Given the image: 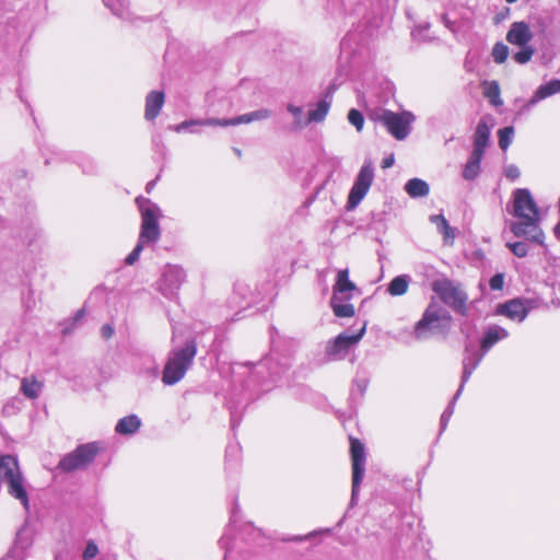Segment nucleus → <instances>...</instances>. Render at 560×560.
I'll return each instance as SVG.
<instances>
[{"label": "nucleus", "instance_id": "nucleus-32", "mask_svg": "<svg viewBox=\"0 0 560 560\" xmlns=\"http://www.w3.org/2000/svg\"><path fill=\"white\" fill-rule=\"evenodd\" d=\"M521 48H522V49H521L520 51H517L516 54H514L513 58H514V60H515L517 63L523 65V63L528 62V61L532 59V57H533V55H534L535 50H534V48H532V47H530V46H528V45L523 46V47H521Z\"/></svg>", "mask_w": 560, "mask_h": 560}, {"label": "nucleus", "instance_id": "nucleus-22", "mask_svg": "<svg viewBox=\"0 0 560 560\" xmlns=\"http://www.w3.org/2000/svg\"><path fill=\"white\" fill-rule=\"evenodd\" d=\"M43 387V383L37 381L35 376L24 377L21 382V390L24 396L31 399L38 397Z\"/></svg>", "mask_w": 560, "mask_h": 560}, {"label": "nucleus", "instance_id": "nucleus-17", "mask_svg": "<svg viewBox=\"0 0 560 560\" xmlns=\"http://www.w3.org/2000/svg\"><path fill=\"white\" fill-rule=\"evenodd\" d=\"M490 138V129L487 122L479 121L477 125L475 136H474V150L472 153L483 155L485 150L489 143Z\"/></svg>", "mask_w": 560, "mask_h": 560}, {"label": "nucleus", "instance_id": "nucleus-42", "mask_svg": "<svg viewBox=\"0 0 560 560\" xmlns=\"http://www.w3.org/2000/svg\"><path fill=\"white\" fill-rule=\"evenodd\" d=\"M553 234L558 241H560V223L553 228Z\"/></svg>", "mask_w": 560, "mask_h": 560}, {"label": "nucleus", "instance_id": "nucleus-40", "mask_svg": "<svg viewBox=\"0 0 560 560\" xmlns=\"http://www.w3.org/2000/svg\"><path fill=\"white\" fill-rule=\"evenodd\" d=\"M442 20L447 28H450L451 31H454V23L448 19V16L446 14H444L442 16Z\"/></svg>", "mask_w": 560, "mask_h": 560}, {"label": "nucleus", "instance_id": "nucleus-6", "mask_svg": "<svg viewBox=\"0 0 560 560\" xmlns=\"http://www.w3.org/2000/svg\"><path fill=\"white\" fill-rule=\"evenodd\" d=\"M431 288L444 304L450 305L462 315L467 314V295L458 284L447 278H442L434 280Z\"/></svg>", "mask_w": 560, "mask_h": 560}, {"label": "nucleus", "instance_id": "nucleus-38", "mask_svg": "<svg viewBox=\"0 0 560 560\" xmlns=\"http://www.w3.org/2000/svg\"><path fill=\"white\" fill-rule=\"evenodd\" d=\"M101 334H102L104 339H109L114 335V328L110 325H108V324L103 325L102 328H101Z\"/></svg>", "mask_w": 560, "mask_h": 560}, {"label": "nucleus", "instance_id": "nucleus-28", "mask_svg": "<svg viewBox=\"0 0 560 560\" xmlns=\"http://www.w3.org/2000/svg\"><path fill=\"white\" fill-rule=\"evenodd\" d=\"M328 110H329V103H327L326 101L318 102L317 108L308 112V117H307L308 122H312V121L319 122V121L324 120V118L328 114Z\"/></svg>", "mask_w": 560, "mask_h": 560}, {"label": "nucleus", "instance_id": "nucleus-26", "mask_svg": "<svg viewBox=\"0 0 560 560\" xmlns=\"http://www.w3.org/2000/svg\"><path fill=\"white\" fill-rule=\"evenodd\" d=\"M483 155H478L476 153H471V156L469 158L468 162L466 163L463 172V176L466 179H474L480 170V162Z\"/></svg>", "mask_w": 560, "mask_h": 560}, {"label": "nucleus", "instance_id": "nucleus-5", "mask_svg": "<svg viewBox=\"0 0 560 560\" xmlns=\"http://www.w3.org/2000/svg\"><path fill=\"white\" fill-rule=\"evenodd\" d=\"M100 451L101 446L97 442L81 444L65 455L59 460L57 468L63 472L84 469L95 459Z\"/></svg>", "mask_w": 560, "mask_h": 560}, {"label": "nucleus", "instance_id": "nucleus-25", "mask_svg": "<svg viewBox=\"0 0 560 560\" xmlns=\"http://www.w3.org/2000/svg\"><path fill=\"white\" fill-rule=\"evenodd\" d=\"M560 92V80H551L544 85H540L535 93L534 98L537 101L549 97Z\"/></svg>", "mask_w": 560, "mask_h": 560}, {"label": "nucleus", "instance_id": "nucleus-2", "mask_svg": "<svg viewBox=\"0 0 560 560\" xmlns=\"http://www.w3.org/2000/svg\"><path fill=\"white\" fill-rule=\"evenodd\" d=\"M196 353L197 345L194 340L175 351L164 366L162 382L166 385H174L179 382L191 365Z\"/></svg>", "mask_w": 560, "mask_h": 560}, {"label": "nucleus", "instance_id": "nucleus-24", "mask_svg": "<svg viewBox=\"0 0 560 560\" xmlns=\"http://www.w3.org/2000/svg\"><path fill=\"white\" fill-rule=\"evenodd\" d=\"M483 95L487 97L491 105L500 106L502 105V100L500 96V86L497 81L483 82Z\"/></svg>", "mask_w": 560, "mask_h": 560}, {"label": "nucleus", "instance_id": "nucleus-30", "mask_svg": "<svg viewBox=\"0 0 560 560\" xmlns=\"http://www.w3.org/2000/svg\"><path fill=\"white\" fill-rule=\"evenodd\" d=\"M509 56V48L506 45L497 43L492 49V57L497 63H503Z\"/></svg>", "mask_w": 560, "mask_h": 560}, {"label": "nucleus", "instance_id": "nucleus-34", "mask_svg": "<svg viewBox=\"0 0 560 560\" xmlns=\"http://www.w3.org/2000/svg\"><path fill=\"white\" fill-rule=\"evenodd\" d=\"M144 247V244L138 241V244L132 249V252L126 257V264L131 266L133 265L140 257V254L142 253Z\"/></svg>", "mask_w": 560, "mask_h": 560}, {"label": "nucleus", "instance_id": "nucleus-44", "mask_svg": "<svg viewBox=\"0 0 560 560\" xmlns=\"http://www.w3.org/2000/svg\"><path fill=\"white\" fill-rule=\"evenodd\" d=\"M505 1H506V2H509V3H514V2H516L517 0H505Z\"/></svg>", "mask_w": 560, "mask_h": 560}, {"label": "nucleus", "instance_id": "nucleus-16", "mask_svg": "<svg viewBox=\"0 0 560 560\" xmlns=\"http://www.w3.org/2000/svg\"><path fill=\"white\" fill-rule=\"evenodd\" d=\"M351 295L347 294L345 296H336L332 295L330 298V306L334 312V315L339 318H349L353 317L355 314L354 306L350 303H342L345 300H350Z\"/></svg>", "mask_w": 560, "mask_h": 560}, {"label": "nucleus", "instance_id": "nucleus-13", "mask_svg": "<svg viewBox=\"0 0 560 560\" xmlns=\"http://www.w3.org/2000/svg\"><path fill=\"white\" fill-rule=\"evenodd\" d=\"M495 314L503 315L512 320L523 322L528 314V310L521 299H513L499 304Z\"/></svg>", "mask_w": 560, "mask_h": 560}, {"label": "nucleus", "instance_id": "nucleus-41", "mask_svg": "<svg viewBox=\"0 0 560 560\" xmlns=\"http://www.w3.org/2000/svg\"><path fill=\"white\" fill-rule=\"evenodd\" d=\"M288 109H289V112H291L295 116H299L302 113V109L300 107H295L293 105H289Z\"/></svg>", "mask_w": 560, "mask_h": 560}, {"label": "nucleus", "instance_id": "nucleus-20", "mask_svg": "<svg viewBox=\"0 0 560 560\" xmlns=\"http://www.w3.org/2000/svg\"><path fill=\"white\" fill-rule=\"evenodd\" d=\"M431 222L438 225L440 233L443 235V240L446 244L453 245L455 240V232L450 226L447 220L443 214H435L431 217Z\"/></svg>", "mask_w": 560, "mask_h": 560}, {"label": "nucleus", "instance_id": "nucleus-15", "mask_svg": "<svg viewBox=\"0 0 560 560\" xmlns=\"http://www.w3.org/2000/svg\"><path fill=\"white\" fill-rule=\"evenodd\" d=\"M165 102V94L162 91H151L145 97L144 117L147 120L155 119Z\"/></svg>", "mask_w": 560, "mask_h": 560}, {"label": "nucleus", "instance_id": "nucleus-8", "mask_svg": "<svg viewBox=\"0 0 560 560\" xmlns=\"http://www.w3.org/2000/svg\"><path fill=\"white\" fill-rule=\"evenodd\" d=\"M452 317L439 304L432 302L425 308L421 319L416 324L415 332L420 338L428 330L441 329L448 325Z\"/></svg>", "mask_w": 560, "mask_h": 560}, {"label": "nucleus", "instance_id": "nucleus-37", "mask_svg": "<svg viewBox=\"0 0 560 560\" xmlns=\"http://www.w3.org/2000/svg\"><path fill=\"white\" fill-rule=\"evenodd\" d=\"M520 170L517 166L515 165H510L506 170H505V177L510 180H515L516 178L520 177Z\"/></svg>", "mask_w": 560, "mask_h": 560}, {"label": "nucleus", "instance_id": "nucleus-19", "mask_svg": "<svg viewBox=\"0 0 560 560\" xmlns=\"http://www.w3.org/2000/svg\"><path fill=\"white\" fill-rule=\"evenodd\" d=\"M140 425V419L136 415H130L121 418L116 423L115 431L121 435H129L136 433Z\"/></svg>", "mask_w": 560, "mask_h": 560}, {"label": "nucleus", "instance_id": "nucleus-39", "mask_svg": "<svg viewBox=\"0 0 560 560\" xmlns=\"http://www.w3.org/2000/svg\"><path fill=\"white\" fill-rule=\"evenodd\" d=\"M394 161H395V160H394V156H393V155H390V156H388V158H385V159L383 160V162H382V167H383V168H388V167L393 166Z\"/></svg>", "mask_w": 560, "mask_h": 560}, {"label": "nucleus", "instance_id": "nucleus-23", "mask_svg": "<svg viewBox=\"0 0 560 560\" xmlns=\"http://www.w3.org/2000/svg\"><path fill=\"white\" fill-rule=\"evenodd\" d=\"M508 337V331L504 329V328H501V327H492L490 328L482 341H481V348L483 350H488L489 348H491L495 342H498L499 340L503 339Z\"/></svg>", "mask_w": 560, "mask_h": 560}, {"label": "nucleus", "instance_id": "nucleus-21", "mask_svg": "<svg viewBox=\"0 0 560 560\" xmlns=\"http://www.w3.org/2000/svg\"><path fill=\"white\" fill-rule=\"evenodd\" d=\"M405 189L407 194L412 198L424 197L430 191L428 183L420 178L409 179L405 186Z\"/></svg>", "mask_w": 560, "mask_h": 560}, {"label": "nucleus", "instance_id": "nucleus-1", "mask_svg": "<svg viewBox=\"0 0 560 560\" xmlns=\"http://www.w3.org/2000/svg\"><path fill=\"white\" fill-rule=\"evenodd\" d=\"M513 215L517 219L511 223L510 230L517 237H527L530 242L542 245L545 233L539 226V209L526 188H517L513 192Z\"/></svg>", "mask_w": 560, "mask_h": 560}, {"label": "nucleus", "instance_id": "nucleus-3", "mask_svg": "<svg viewBox=\"0 0 560 560\" xmlns=\"http://www.w3.org/2000/svg\"><path fill=\"white\" fill-rule=\"evenodd\" d=\"M3 474L8 482V492L13 498L18 499L25 510L30 508V500L27 492L24 488V478L20 470L18 459L12 455L0 456V474Z\"/></svg>", "mask_w": 560, "mask_h": 560}, {"label": "nucleus", "instance_id": "nucleus-35", "mask_svg": "<svg viewBox=\"0 0 560 560\" xmlns=\"http://www.w3.org/2000/svg\"><path fill=\"white\" fill-rule=\"evenodd\" d=\"M503 284H504L503 273H495L493 277H491V279L489 281L490 289L493 291L502 290Z\"/></svg>", "mask_w": 560, "mask_h": 560}, {"label": "nucleus", "instance_id": "nucleus-7", "mask_svg": "<svg viewBox=\"0 0 560 560\" xmlns=\"http://www.w3.org/2000/svg\"><path fill=\"white\" fill-rule=\"evenodd\" d=\"M376 119L395 139L404 140L409 133L412 115L406 112L395 113L385 109L377 116Z\"/></svg>", "mask_w": 560, "mask_h": 560}, {"label": "nucleus", "instance_id": "nucleus-10", "mask_svg": "<svg viewBox=\"0 0 560 560\" xmlns=\"http://www.w3.org/2000/svg\"><path fill=\"white\" fill-rule=\"evenodd\" d=\"M374 178V173L371 163L364 164L358 176L357 179L349 192L347 207L348 209L355 208L361 200L364 198V196L368 194Z\"/></svg>", "mask_w": 560, "mask_h": 560}, {"label": "nucleus", "instance_id": "nucleus-12", "mask_svg": "<svg viewBox=\"0 0 560 560\" xmlns=\"http://www.w3.org/2000/svg\"><path fill=\"white\" fill-rule=\"evenodd\" d=\"M365 325L355 335H338L334 340L329 341L326 347V353L329 358H337L340 353L347 351L351 346L355 345L364 335Z\"/></svg>", "mask_w": 560, "mask_h": 560}, {"label": "nucleus", "instance_id": "nucleus-27", "mask_svg": "<svg viewBox=\"0 0 560 560\" xmlns=\"http://www.w3.org/2000/svg\"><path fill=\"white\" fill-rule=\"evenodd\" d=\"M408 287L407 278L405 276H398L389 282L387 292L393 296H399L407 292Z\"/></svg>", "mask_w": 560, "mask_h": 560}, {"label": "nucleus", "instance_id": "nucleus-18", "mask_svg": "<svg viewBox=\"0 0 560 560\" xmlns=\"http://www.w3.org/2000/svg\"><path fill=\"white\" fill-rule=\"evenodd\" d=\"M357 290V285L349 279V269H341L338 271L336 282L332 287V295L340 296Z\"/></svg>", "mask_w": 560, "mask_h": 560}, {"label": "nucleus", "instance_id": "nucleus-43", "mask_svg": "<svg viewBox=\"0 0 560 560\" xmlns=\"http://www.w3.org/2000/svg\"><path fill=\"white\" fill-rule=\"evenodd\" d=\"M153 185H154V183H153V182L148 183V185H147V187H145V189H147V191H148V192H151V190H152V188H153Z\"/></svg>", "mask_w": 560, "mask_h": 560}, {"label": "nucleus", "instance_id": "nucleus-4", "mask_svg": "<svg viewBox=\"0 0 560 560\" xmlns=\"http://www.w3.org/2000/svg\"><path fill=\"white\" fill-rule=\"evenodd\" d=\"M136 203L138 205L141 213L139 241L143 244L159 241L161 236V230L159 225V207L152 205L150 199L142 196L136 198Z\"/></svg>", "mask_w": 560, "mask_h": 560}, {"label": "nucleus", "instance_id": "nucleus-31", "mask_svg": "<svg viewBox=\"0 0 560 560\" xmlns=\"http://www.w3.org/2000/svg\"><path fill=\"white\" fill-rule=\"evenodd\" d=\"M349 122L355 127L358 131H361L364 126V117L362 113L355 108H352L348 113Z\"/></svg>", "mask_w": 560, "mask_h": 560}, {"label": "nucleus", "instance_id": "nucleus-36", "mask_svg": "<svg viewBox=\"0 0 560 560\" xmlns=\"http://www.w3.org/2000/svg\"><path fill=\"white\" fill-rule=\"evenodd\" d=\"M98 553V548L94 541H89L85 550L83 551V559L91 560Z\"/></svg>", "mask_w": 560, "mask_h": 560}, {"label": "nucleus", "instance_id": "nucleus-14", "mask_svg": "<svg viewBox=\"0 0 560 560\" xmlns=\"http://www.w3.org/2000/svg\"><path fill=\"white\" fill-rule=\"evenodd\" d=\"M533 38V33L525 22L512 23L510 30L506 33V40L511 45L526 46Z\"/></svg>", "mask_w": 560, "mask_h": 560}, {"label": "nucleus", "instance_id": "nucleus-9", "mask_svg": "<svg viewBox=\"0 0 560 560\" xmlns=\"http://www.w3.org/2000/svg\"><path fill=\"white\" fill-rule=\"evenodd\" d=\"M350 457L352 466V494L354 495L360 488L365 470V447L364 444L354 436H349Z\"/></svg>", "mask_w": 560, "mask_h": 560}, {"label": "nucleus", "instance_id": "nucleus-11", "mask_svg": "<svg viewBox=\"0 0 560 560\" xmlns=\"http://www.w3.org/2000/svg\"><path fill=\"white\" fill-rule=\"evenodd\" d=\"M271 113L268 109H259L248 114L241 115L233 119H218V118H209L206 120L199 121H184L180 124L179 128L187 127L190 125H201V126H219V127H228V126H236L241 124H248L255 120H262L270 117Z\"/></svg>", "mask_w": 560, "mask_h": 560}, {"label": "nucleus", "instance_id": "nucleus-33", "mask_svg": "<svg viewBox=\"0 0 560 560\" xmlns=\"http://www.w3.org/2000/svg\"><path fill=\"white\" fill-rule=\"evenodd\" d=\"M509 249L520 258L527 256L528 247L524 242L508 243Z\"/></svg>", "mask_w": 560, "mask_h": 560}, {"label": "nucleus", "instance_id": "nucleus-29", "mask_svg": "<svg viewBox=\"0 0 560 560\" xmlns=\"http://www.w3.org/2000/svg\"><path fill=\"white\" fill-rule=\"evenodd\" d=\"M513 133H514L513 127H504V128L499 130V132H498V135H499V147L502 150H506L510 147Z\"/></svg>", "mask_w": 560, "mask_h": 560}]
</instances>
